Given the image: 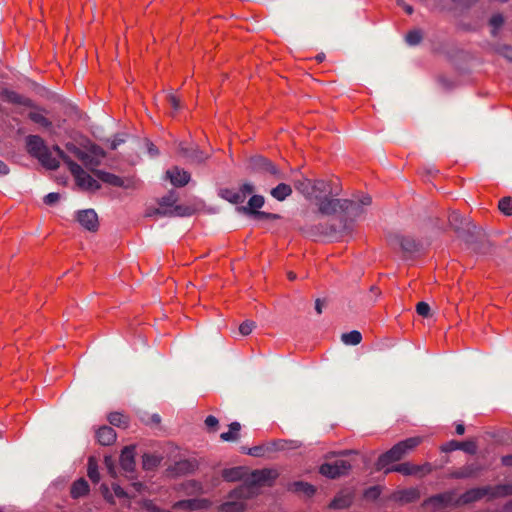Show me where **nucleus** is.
Segmentation results:
<instances>
[{"mask_svg": "<svg viewBox=\"0 0 512 512\" xmlns=\"http://www.w3.org/2000/svg\"><path fill=\"white\" fill-rule=\"evenodd\" d=\"M275 471L270 469H262L253 471L244 483L229 493L231 500L219 506L220 512H242L245 504L239 499H249L258 493L261 486L271 485L276 478Z\"/></svg>", "mask_w": 512, "mask_h": 512, "instance_id": "obj_1", "label": "nucleus"}, {"mask_svg": "<svg viewBox=\"0 0 512 512\" xmlns=\"http://www.w3.org/2000/svg\"><path fill=\"white\" fill-rule=\"evenodd\" d=\"M26 149L33 158H36L48 170H57L60 167V160L65 163V157H69L58 145L47 146L38 135H28L26 137Z\"/></svg>", "mask_w": 512, "mask_h": 512, "instance_id": "obj_2", "label": "nucleus"}, {"mask_svg": "<svg viewBox=\"0 0 512 512\" xmlns=\"http://www.w3.org/2000/svg\"><path fill=\"white\" fill-rule=\"evenodd\" d=\"M422 442L421 437H411L395 444L390 450L379 456L376 462V469L382 470L388 464L401 460L407 453L412 451Z\"/></svg>", "mask_w": 512, "mask_h": 512, "instance_id": "obj_3", "label": "nucleus"}, {"mask_svg": "<svg viewBox=\"0 0 512 512\" xmlns=\"http://www.w3.org/2000/svg\"><path fill=\"white\" fill-rule=\"evenodd\" d=\"M449 225L451 228L462 238L466 243H473L474 237L482 235V229L477 227L471 221L463 218L458 212L453 211L448 217Z\"/></svg>", "mask_w": 512, "mask_h": 512, "instance_id": "obj_4", "label": "nucleus"}, {"mask_svg": "<svg viewBox=\"0 0 512 512\" xmlns=\"http://www.w3.org/2000/svg\"><path fill=\"white\" fill-rule=\"evenodd\" d=\"M389 246L394 250H400L404 256H412L423 250V243L411 235L390 233L387 236Z\"/></svg>", "mask_w": 512, "mask_h": 512, "instance_id": "obj_5", "label": "nucleus"}, {"mask_svg": "<svg viewBox=\"0 0 512 512\" xmlns=\"http://www.w3.org/2000/svg\"><path fill=\"white\" fill-rule=\"evenodd\" d=\"M303 233L308 237L326 236L335 237L339 235H350L353 232L351 222L343 221L340 228L333 224H318L307 226L302 229Z\"/></svg>", "mask_w": 512, "mask_h": 512, "instance_id": "obj_6", "label": "nucleus"}, {"mask_svg": "<svg viewBox=\"0 0 512 512\" xmlns=\"http://www.w3.org/2000/svg\"><path fill=\"white\" fill-rule=\"evenodd\" d=\"M248 169L252 173L269 175L277 180L285 179V174L272 161L261 155L249 159Z\"/></svg>", "mask_w": 512, "mask_h": 512, "instance_id": "obj_7", "label": "nucleus"}, {"mask_svg": "<svg viewBox=\"0 0 512 512\" xmlns=\"http://www.w3.org/2000/svg\"><path fill=\"white\" fill-rule=\"evenodd\" d=\"M65 164L68 166L80 188L91 191H96L101 188L99 182L89 175L80 165L72 161L70 157H65Z\"/></svg>", "mask_w": 512, "mask_h": 512, "instance_id": "obj_8", "label": "nucleus"}, {"mask_svg": "<svg viewBox=\"0 0 512 512\" xmlns=\"http://www.w3.org/2000/svg\"><path fill=\"white\" fill-rule=\"evenodd\" d=\"M94 175L107 185L123 189L136 190L140 188V181L135 176L120 177L106 171H95Z\"/></svg>", "mask_w": 512, "mask_h": 512, "instance_id": "obj_9", "label": "nucleus"}, {"mask_svg": "<svg viewBox=\"0 0 512 512\" xmlns=\"http://www.w3.org/2000/svg\"><path fill=\"white\" fill-rule=\"evenodd\" d=\"M371 202L372 199L368 195L363 196L358 201L344 199L342 213H344L345 216L349 218V220L345 219L344 221L353 223L354 220H356L365 213V207L370 206ZM352 225L354 226V224Z\"/></svg>", "mask_w": 512, "mask_h": 512, "instance_id": "obj_10", "label": "nucleus"}, {"mask_svg": "<svg viewBox=\"0 0 512 512\" xmlns=\"http://www.w3.org/2000/svg\"><path fill=\"white\" fill-rule=\"evenodd\" d=\"M433 471V467L430 463H425L423 465H416L410 462L400 463L394 465L390 468H387L384 473L389 474L391 472H398L404 476H419L423 477Z\"/></svg>", "mask_w": 512, "mask_h": 512, "instance_id": "obj_11", "label": "nucleus"}, {"mask_svg": "<svg viewBox=\"0 0 512 512\" xmlns=\"http://www.w3.org/2000/svg\"><path fill=\"white\" fill-rule=\"evenodd\" d=\"M351 464L346 460H336L333 463H324L320 466V473L328 478L335 479L346 475Z\"/></svg>", "mask_w": 512, "mask_h": 512, "instance_id": "obj_12", "label": "nucleus"}, {"mask_svg": "<svg viewBox=\"0 0 512 512\" xmlns=\"http://www.w3.org/2000/svg\"><path fill=\"white\" fill-rule=\"evenodd\" d=\"M482 471L483 466L481 464L477 462L467 463L460 468L451 470L448 477L452 479L477 478Z\"/></svg>", "mask_w": 512, "mask_h": 512, "instance_id": "obj_13", "label": "nucleus"}, {"mask_svg": "<svg viewBox=\"0 0 512 512\" xmlns=\"http://www.w3.org/2000/svg\"><path fill=\"white\" fill-rule=\"evenodd\" d=\"M315 199L317 201L319 212L324 215H332L338 211H343L344 199L329 198L327 196L322 197L319 195H315Z\"/></svg>", "mask_w": 512, "mask_h": 512, "instance_id": "obj_14", "label": "nucleus"}, {"mask_svg": "<svg viewBox=\"0 0 512 512\" xmlns=\"http://www.w3.org/2000/svg\"><path fill=\"white\" fill-rule=\"evenodd\" d=\"M285 441H273L263 445H257L252 448L242 447V452L254 457H263L268 452L284 449Z\"/></svg>", "mask_w": 512, "mask_h": 512, "instance_id": "obj_15", "label": "nucleus"}, {"mask_svg": "<svg viewBox=\"0 0 512 512\" xmlns=\"http://www.w3.org/2000/svg\"><path fill=\"white\" fill-rule=\"evenodd\" d=\"M77 221L83 228L91 232H96L99 228L98 216L93 209L80 210L77 213Z\"/></svg>", "mask_w": 512, "mask_h": 512, "instance_id": "obj_16", "label": "nucleus"}, {"mask_svg": "<svg viewBox=\"0 0 512 512\" xmlns=\"http://www.w3.org/2000/svg\"><path fill=\"white\" fill-rule=\"evenodd\" d=\"M457 500L456 494L454 491H447L444 493H440L434 496L429 497L423 502V506H435V507H446L449 505L455 506V501Z\"/></svg>", "mask_w": 512, "mask_h": 512, "instance_id": "obj_17", "label": "nucleus"}, {"mask_svg": "<svg viewBox=\"0 0 512 512\" xmlns=\"http://www.w3.org/2000/svg\"><path fill=\"white\" fill-rule=\"evenodd\" d=\"M179 152L192 163H203L209 158V155L197 146H187L184 143H180Z\"/></svg>", "mask_w": 512, "mask_h": 512, "instance_id": "obj_18", "label": "nucleus"}, {"mask_svg": "<svg viewBox=\"0 0 512 512\" xmlns=\"http://www.w3.org/2000/svg\"><path fill=\"white\" fill-rule=\"evenodd\" d=\"M120 466L127 472H133L135 469V446L129 445L123 448L120 455Z\"/></svg>", "mask_w": 512, "mask_h": 512, "instance_id": "obj_19", "label": "nucleus"}, {"mask_svg": "<svg viewBox=\"0 0 512 512\" xmlns=\"http://www.w3.org/2000/svg\"><path fill=\"white\" fill-rule=\"evenodd\" d=\"M420 498V491L417 488H407L393 493L392 499L401 504L417 501Z\"/></svg>", "mask_w": 512, "mask_h": 512, "instance_id": "obj_20", "label": "nucleus"}, {"mask_svg": "<svg viewBox=\"0 0 512 512\" xmlns=\"http://www.w3.org/2000/svg\"><path fill=\"white\" fill-rule=\"evenodd\" d=\"M167 177L171 183L176 187L185 186L190 180V174L178 167H173L166 172Z\"/></svg>", "mask_w": 512, "mask_h": 512, "instance_id": "obj_21", "label": "nucleus"}, {"mask_svg": "<svg viewBox=\"0 0 512 512\" xmlns=\"http://www.w3.org/2000/svg\"><path fill=\"white\" fill-rule=\"evenodd\" d=\"M116 432L110 426H102L96 431V439L103 446L112 445L116 441Z\"/></svg>", "mask_w": 512, "mask_h": 512, "instance_id": "obj_22", "label": "nucleus"}, {"mask_svg": "<svg viewBox=\"0 0 512 512\" xmlns=\"http://www.w3.org/2000/svg\"><path fill=\"white\" fill-rule=\"evenodd\" d=\"M481 493L482 491L480 490V487L469 489L457 498L455 506L466 505L479 501L483 499Z\"/></svg>", "mask_w": 512, "mask_h": 512, "instance_id": "obj_23", "label": "nucleus"}, {"mask_svg": "<svg viewBox=\"0 0 512 512\" xmlns=\"http://www.w3.org/2000/svg\"><path fill=\"white\" fill-rule=\"evenodd\" d=\"M155 213L165 217L189 216L192 213V209L188 206L174 204L173 209L156 208Z\"/></svg>", "mask_w": 512, "mask_h": 512, "instance_id": "obj_24", "label": "nucleus"}, {"mask_svg": "<svg viewBox=\"0 0 512 512\" xmlns=\"http://www.w3.org/2000/svg\"><path fill=\"white\" fill-rule=\"evenodd\" d=\"M264 205V197L261 195H253L249 201L248 206L238 207L237 210L243 214L253 216V212H258Z\"/></svg>", "mask_w": 512, "mask_h": 512, "instance_id": "obj_25", "label": "nucleus"}, {"mask_svg": "<svg viewBox=\"0 0 512 512\" xmlns=\"http://www.w3.org/2000/svg\"><path fill=\"white\" fill-rule=\"evenodd\" d=\"M2 96L4 97V99L6 101L13 103V104L23 105L26 107L34 106L31 99L24 97V96L16 93L15 91L5 89L2 91Z\"/></svg>", "mask_w": 512, "mask_h": 512, "instance_id": "obj_26", "label": "nucleus"}, {"mask_svg": "<svg viewBox=\"0 0 512 512\" xmlns=\"http://www.w3.org/2000/svg\"><path fill=\"white\" fill-rule=\"evenodd\" d=\"M211 505L208 499H188L180 501L176 504V507L185 508L189 510H200L207 509Z\"/></svg>", "mask_w": 512, "mask_h": 512, "instance_id": "obj_27", "label": "nucleus"}, {"mask_svg": "<svg viewBox=\"0 0 512 512\" xmlns=\"http://www.w3.org/2000/svg\"><path fill=\"white\" fill-rule=\"evenodd\" d=\"M473 246V249L482 254H488L492 252V243L486 237V234L482 230V235L479 237H474V242L469 243Z\"/></svg>", "mask_w": 512, "mask_h": 512, "instance_id": "obj_28", "label": "nucleus"}, {"mask_svg": "<svg viewBox=\"0 0 512 512\" xmlns=\"http://www.w3.org/2000/svg\"><path fill=\"white\" fill-rule=\"evenodd\" d=\"M89 492V484L84 478L75 481L70 489L71 497L78 499L85 496Z\"/></svg>", "mask_w": 512, "mask_h": 512, "instance_id": "obj_29", "label": "nucleus"}, {"mask_svg": "<svg viewBox=\"0 0 512 512\" xmlns=\"http://www.w3.org/2000/svg\"><path fill=\"white\" fill-rule=\"evenodd\" d=\"M313 188V197L315 198V195L321 196V194H336L331 186V182H327L325 180H316L314 183H312Z\"/></svg>", "mask_w": 512, "mask_h": 512, "instance_id": "obj_30", "label": "nucleus"}, {"mask_svg": "<svg viewBox=\"0 0 512 512\" xmlns=\"http://www.w3.org/2000/svg\"><path fill=\"white\" fill-rule=\"evenodd\" d=\"M271 196L278 201H284L288 196L292 194V188L290 185L285 183L278 184L271 190Z\"/></svg>", "mask_w": 512, "mask_h": 512, "instance_id": "obj_31", "label": "nucleus"}, {"mask_svg": "<svg viewBox=\"0 0 512 512\" xmlns=\"http://www.w3.org/2000/svg\"><path fill=\"white\" fill-rule=\"evenodd\" d=\"M294 187L297 191H299L301 194H303L306 198L311 199L313 198V188H312V182L307 179H299L294 182Z\"/></svg>", "mask_w": 512, "mask_h": 512, "instance_id": "obj_32", "label": "nucleus"}, {"mask_svg": "<svg viewBox=\"0 0 512 512\" xmlns=\"http://www.w3.org/2000/svg\"><path fill=\"white\" fill-rule=\"evenodd\" d=\"M244 475L245 470L243 467H233L222 471V477L228 482L239 481L244 477Z\"/></svg>", "mask_w": 512, "mask_h": 512, "instance_id": "obj_33", "label": "nucleus"}, {"mask_svg": "<svg viewBox=\"0 0 512 512\" xmlns=\"http://www.w3.org/2000/svg\"><path fill=\"white\" fill-rule=\"evenodd\" d=\"M108 421L111 425L119 428H127L129 418L120 412H112L108 415Z\"/></svg>", "mask_w": 512, "mask_h": 512, "instance_id": "obj_34", "label": "nucleus"}, {"mask_svg": "<svg viewBox=\"0 0 512 512\" xmlns=\"http://www.w3.org/2000/svg\"><path fill=\"white\" fill-rule=\"evenodd\" d=\"M241 430V425L239 422H232L229 425V431L223 432L220 435L221 440L223 441H236L239 439V431Z\"/></svg>", "mask_w": 512, "mask_h": 512, "instance_id": "obj_35", "label": "nucleus"}, {"mask_svg": "<svg viewBox=\"0 0 512 512\" xmlns=\"http://www.w3.org/2000/svg\"><path fill=\"white\" fill-rule=\"evenodd\" d=\"M220 195L233 204H240L244 202V194H240L239 191L223 189L221 190Z\"/></svg>", "mask_w": 512, "mask_h": 512, "instance_id": "obj_36", "label": "nucleus"}, {"mask_svg": "<svg viewBox=\"0 0 512 512\" xmlns=\"http://www.w3.org/2000/svg\"><path fill=\"white\" fill-rule=\"evenodd\" d=\"M88 477L92 482L97 483L100 480V474L98 471V463L94 456H90L88 459V469H87Z\"/></svg>", "mask_w": 512, "mask_h": 512, "instance_id": "obj_37", "label": "nucleus"}, {"mask_svg": "<svg viewBox=\"0 0 512 512\" xmlns=\"http://www.w3.org/2000/svg\"><path fill=\"white\" fill-rule=\"evenodd\" d=\"M162 458L157 455L144 454L142 456V466L145 470L155 469L161 462Z\"/></svg>", "mask_w": 512, "mask_h": 512, "instance_id": "obj_38", "label": "nucleus"}, {"mask_svg": "<svg viewBox=\"0 0 512 512\" xmlns=\"http://www.w3.org/2000/svg\"><path fill=\"white\" fill-rule=\"evenodd\" d=\"M178 197L174 191H170L167 195L161 197L158 200L159 207L161 209H173L176 204Z\"/></svg>", "mask_w": 512, "mask_h": 512, "instance_id": "obj_39", "label": "nucleus"}, {"mask_svg": "<svg viewBox=\"0 0 512 512\" xmlns=\"http://www.w3.org/2000/svg\"><path fill=\"white\" fill-rule=\"evenodd\" d=\"M341 340L346 345H358L362 340V335L359 331L353 330L341 335Z\"/></svg>", "mask_w": 512, "mask_h": 512, "instance_id": "obj_40", "label": "nucleus"}, {"mask_svg": "<svg viewBox=\"0 0 512 512\" xmlns=\"http://www.w3.org/2000/svg\"><path fill=\"white\" fill-rule=\"evenodd\" d=\"M80 161L84 164V166L89 169L93 174L95 171H99L98 169H96L100 164L101 162L98 161V159L93 156L91 153L89 152H86L84 155H83V158L80 159Z\"/></svg>", "mask_w": 512, "mask_h": 512, "instance_id": "obj_41", "label": "nucleus"}, {"mask_svg": "<svg viewBox=\"0 0 512 512\" xmlns=\"http://www.w3.org/2000/svg\"><path fill=\"white\" fill-rule=\"evenodd\" d=\"M292 490L298 493H303L308 497L314 495L316 489L314 486L306 483V482H295L292 484Z\"/></svg>", "mask_w": 512, "mask_h": 512, "instance_id": "obj_42", "label": "nucleus"}, {"mask_svg": "<svg viewBox=\"0 0 512 512\" xmlns=\"http://www.w3.org/2000/svg\"><path fill=\"white\" fill-rule=\"evenodd\" d=\"M352 503V499L348 495H342L335 497L330 503L329 507L332 509H345L348 508Z\"/></svg>", "mask_w": 512, "mask_h": 512, "instance_id": "obj_43", "label": "nucleus"}, {"mask_svg": "<svg viewBox=\"0 0 512 512\" xmlns=\"http://www.w3.org/2000/svg\"><path fill=\"white\" fill-rule=\"evenodd\" d=\"M28 117L31 121L45 128H50L52 126V122L39 112H30L28 114Z\"/></svg>", "mask_w": 512, "mask_h": 512, "instance_id": "obj_44", "label": "nucleus"}, {"mask_svg": "<svg viewBox=\"0 0 512 512\" xmlns=\"http://www.w3.org/2000/svg\"><path fill=\"white\" fill-rule=\"evenodd\" d=\"M494 499L503 498L512 495V484L495 485Z\"/></svg>", "mask_w": 512, "mask_h": 512, "instance_id": "obj_45", "label": "nucleus"}, {"mask_svg": "<svg viewBox=\"0 0 512 512\" xmlns=\"http://www.w3.org/2000/svg\"><path fill=\"white\" fill-rule=\"evenodd\" d=\"M423 39V32L420 29H414L407 33L406 42L411 45H418Z\"/></svg>", "mask_w": 512, "mask_h": 512, "instance_id": "obj_46", "label": "nucleus"}, {"mask_svg": "<svg viewBox=\"0 0 512 512\" xmlns=\"http://www.w3.org/2000/svg\"><path fill=\"white\" fill-rule=\"evenodd\" d=\"M504 18L501 14H495L490 18L489 25L492 27L491 34L497 35L498 30L502 27Z\"/></svg>", "mask_w": 512, "mask_h": 512, "instance_id": "obj_47", "label": "nucleus"}, {"mask_svg": "<svg viewBox=\"0 0 512 512\" xmlns=\"http://www.w3.org/2000/svg\"><path fill=\"white\" fill-rule=\"evenodd\" d=\"M175 469L178 473H191L195 469V464L189 460H183L176 464Z\"/></svg>", "mask_w": 512, "mask_h": 512, "instance_id": "obj_48", "label": "nucleus"}, {"mask_svg": "<svg viewBox=\"0 0 512 512\" xmlns=\"http://www.w3.org/2000/svg\"><path fill=\"white\" fill-rule=\"evenodd\" d=\"M498 207L503 214H505L507 216L512 215V198L511 197L502 198L499 201Z\"/></svg>", "mask_w": 512, "mask_h": 512, "instance_id": "obj_49", "label": "nucleus"}, {"mask_svg": "<svg viewBox=\"0 0 512 512\" xmlns=\"http://www.w3.org/2000/svg\"><path fill=\"white\" fill-rule=\"evenodd\" d=\"M477 443L475 440H466L463 442H460V448L459 450H462L468 454L474 455L477 452Z\"/></svg>", "mask_w": 512, "mask_h": 512, "instance_id": "obj_50", "label": "nucleus"}, {"mask_svg": "<svg viewBox=\"0 0 512 512\" xmlns=\"http://www.w3.org/2000/svg\"><path fill=\"white\" fill-rule=\"evenodd\" d=\"M255 220H277L280 218L278 214L268 213L264 211L253 212L252 216Z\"/></svg>", "mask_w": 512, "mask_h": 512, "instance_id": "obj_51", "label": "nucleus"}, {"mask_svg": "<svg viewBox=\"0 0 512 512\" xmlns=\"http://www.w3.org/2000/svg\"><path fill=\"white\" fill-rule=\"evenodd\" d=\"M255 326L256 325H255L254 321L246 320V321H244L243 323L240 324L239 332H240L241 335L247 336V335H249L253 331Z\"/></svg>", "mask_w": 512, "mask_h": 512, "instance_id": "obj_52", "label": "nucleus"}, {"mask_svg": "<svg viewBox=\"0 0 512 512\" xmlns=\"http://www.w3.org/2000/svg\"><path fill=\"white\" fill-rule=\"evenodd\" d=\"M416 312L422 316V317H429L431 314H430V306L428 303L426 302H419L417 305H416Z\"/></svg>", "mask_w": 512, "mask_h": 512, "instance_id": "obj_53", "label": "nucleus"}, {"mask_svg": "<svg viewBox=\"0 0 512 512\" xmlns=\"http://www.w3.org/2000/svg\"><path fill=\"white\" fill-rule=\"evenodd\" d=\"M104 464H105V467H106L108 473L112 477H116V467H115L114 459L111 456H105Z\"/></svg>", "mask_w": 512, "mask_h": 512, "instance_id": "obj_54", "label": "nucleus"}, {"mask_svg": "<svg viewBox=\"0 0 512 512\" xmlns=\"http://www.w3.org/2000/svg\"><path fill=\"white\" fill-rule=\"evenodd\" d=\"M66 149L72 153L76 158H78L79 160L81 158H83V155L86 153V151H83L82 149H80L79 147H77L75 144L73 143H67L66 144Z\"/></svg>", "mask_w": 512, "mask_h": 512, "instance_id": "obj_55", "label": "nucleus"}, {"mask_svg": "<svg viewBox=\"0 0 512 512\" xmlns=\"http://www.w3.org/2000/svg\"><path fill=\"white\" fill-rule=\"evenodd\" d=\"M459 448H460V442L456 441V440H451L441 446V451L448 453V452H452L455 450H459Z\"/></svg>", "mask_w": 512, "mask_h": 512, "instance_id": "obj_56", "label": "nucleus"}, {"mask_svg": "<svg viewBox=\"0 0 512 512\" xmlns=\"http://www.w3.org/2000/svg\"><path fill=\"white\" fill-rule=\"evenodd\" d=\"M88 152L95 156L100 162L106 156L105 151L97 145H91Z\"/></svg>", "mask_w": 512, "mask_h": 512, "instance_id": "obj_57", "label": "nucleus"}, {"mask_svg": "<svg viewBox=\"0 0 512 512\" xmlns=\"http://www.w3.org/2000/svg\"><path fill=\"white\" fill-rule=\"evenodd\" d=\"M380 489L379 487L377 486H374V487H370L369 489H367L365 491V498L368 499V500H376L379 496H380Z\"/></svg>", "mask_w": 512, "mask_h": 512, "instance_id": "obj_58", "label": "nucleus"}, {"mask_svg": "<svg viewBox=\"0 0 512 512\" xmlns=\"http://www.w3.org/2000/svg\"><path fill=\"white\" fill-rule=\"evenodd\" d=\"M495 486H483L480 487V490L482 491L481 495L482 498L487 497L488 500H494V493H495Z\"/></svg>", "mask_w": 512, "mask_h": 512, "instance_id": "obj_59", "label": "nucleus"}, {"mask_svg": "<svg viewBox=\"0 0 512 512\" xmlns=\"http://www.w3.org/2000/svg\"><path fill=\"white\" fill-rule=\"evenodd\" d=\"M219 421L216 417L209 415L205 419V425L209 430L216 431L218 428Z\"/></svg>", "mask_w": 512, "mask_h": 512, "instance_id": "obj_60", "label": "nucleus"}, {"mask_svg": "<svg viewBox=\"0 0 512 512\" xmlns=\"http://www.w3.org/2000/svg\"><path fill=\"white\" fill-rule=\"evenodd\" d=\"M59 199H60V194L52 192V193L47 194L44 197V203L46 205H54L59 201Z\"/></svg>", "mask_w": 512, "mask_h": 512, "instance_id": "obj_61", "label": "nucleus"}, {"mask_svg": "<svg viewBox=\"0 0 512 512\" xmlns=\"http://www.w3.org/2000/svg\"><path fill=\"white\" fill-rule=\"evenodd\" d=\"M254 191V187L252 184L250 183H245L243 184L240 189H239V192L240 194H244V200L246 199V197L250 194H252Z\"/></svg>", "mask_w": 512, "mask_h": 512, "instance_id": "obj_62", "label": "nucleus"}, {"mask_svg": "<svg viewBox=\"0 0 512 512\" xmlns=\"http://www.w3.org/2000/svg\"><path fill=\"white\" fill-rule=\"evenodd\" d=\"M100 490H101V493H102L103 497L105 498V500H107L108 502L112 503L113 502V495L110 493V490H109L108 486L106 484H102L100 486Z\"/></svg>", "mask_w": 512, "mask_h": 512, "instance_id": "obj_63", "label": "nucleus"}, {"mask_svg": "<svg viewBox=\"0 0 512 512\" xmlns=\"http://www.w3.org/2000/svg\"><path fill=\"white\" fill-rule=\"evenodd\" d=\"M143 507L147 512H163L160 508H158L152 501L147 500L144 502Z\"/></svg>", "mask_w": 512, "mask_h": 512, "instance_id": "obj_64", "label": "nucleus"}]
</instances>
